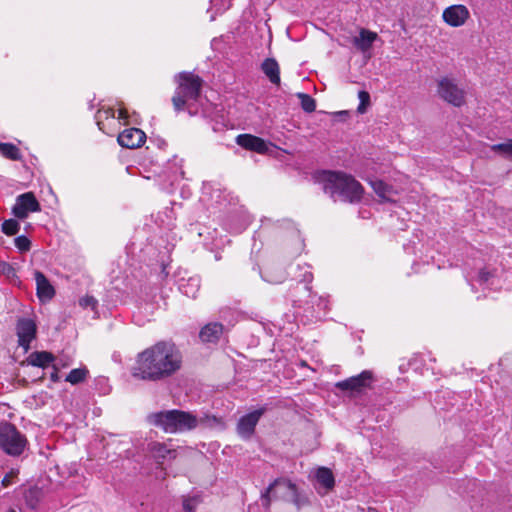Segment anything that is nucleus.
<instances>
[{"label": "nucleus", "instance_id": "obj_1", "mask_svg": "<svg viewBox=\"0 0 512 512\" xmlns=\"http://www.w3.org/2000/svg\"><path fill=\"white\" fill-rule=\"evenodd\" d=\"M182 362V353L175 343L159 341L138 353L131 374L140 380L157 382L176 374Z\"/></svg>", "mask_w": 512, "mask_h": 512}, {"label": "nucleus", "instance_id": "obj_2", "mask_svg": "<svg viewBox=\"0 0 512 512\" xmlns=\"http://www.w3.org/2000/svg\"><path fill=\"white\" fill-rule=\"evenodd\" d=\"M151 424L161 428L166 433H182L192 430L200 422H207L208 425H220L222 421L216 416H206L204 419H198L194 414L182 410H168L153 413L148 416Z\"/></svg>", "mask_w": 512, "mask_h": 512}, {"label": "nucleus", "instance_id": "obj_3", "mask_svg": "<svg viewBox=\"0 0 512 512\" xmlns=\"http://www.w3.org/2000/svg\"><path fill=\"white\" fill-rule=\"evenodd\" d=\"M323 189L333 199L345 202H359L363 195V187L352 176L342 172L323 171L318 176Z\"/></svg>", "mask_w": 512, "mask_h": 512}, {"label": "nucleus", "instance_id": "obj_4", "mask_svg": "<svg viewBox=\"0 0 512 512\" xmlns=\"http://www.w3.org/2000/svg\"><path fill=\"white\" fill-rule=\"evenodd\" d=\"M178 86L172 98L176 111L187 110L190 115L198 112L197 102L200 97L202 79L193 73L182 72L176 76Z\"/></svg>", "mask_w": 512, "mask_h": 512}, {"label": "nucleus", "instance_id": "obj_5", "mask_svg": "<svg viewBox=\"0 0 512 512\" xmlns=\"http://www.w3.org/2000/svg\"><path fill=\"white\" fill-rule=\"evenodd\" d=\"M27 440L17 428L10 423L0 424V448L8 455L18 456L23 453Z\"/></svg>", "mask_w": 512, "mask_h": 512}, {"label": "nucleus", "instance_id": "obj_6", "mask_svg": "<svg viewBox=\"0 0 512 512\" xmlns=\"http://www.w3.org/2000/svg\"><path fill=\"white\" fill-rule=\"evenodd\" d=\"M41 206L32 192H26L16 198L12 213L18 219H25L29 213L39 212Z\"/></svg>", "mask_w": 512, "mask_h": 512}, {"label": "nucleus", "instance_id": "obj_7", "mask_svg": "<svg viewBox=\"0 0 512 512\" xmlns=\"http://www.w3.org/2000/svg\"><path fill=\"white\" fill-rule=\"evenodd\" d=\"M37 332L36 322L31 318H19L16 323V334L18 344L27 352L30 349L31 342L35 339Z\"/></svg>", "mask_w": 512, "mask_h": 512}, {"label": "nucleus", "instance_id": "obj_8", "mask_svg": "<svg viewBox=\"0 0 512 512\" xmlns=\"http://www.w3.org/2000/svg\"><path fill=\"white\" fill-rule=\"evenodd\" d=\"M372 379V373L368 370H365L359 375L350 377L348 379L336 383V387L339 388L340 390L361 392L363 389L370 386Z\"/></svg>", "mask_w": 512, "mask_h": 512}, {"label": "nucleus", "instance_id": "obj_9", "mask_svg": "<svg viewBox=\"0 0 512 512\" xmlns=\"http://www.w3.org/2000/svg\"><path fill=\"white\" fill-rule=\"evenodd\" d=\"M117 140L122 147L135 149L145 143L146 134L138 128H127L118 135Z\"/></svg>", "mask_w": 512, "mask_h": 512}, {"label": "nucleus", "instance_id": "obj_10", "mask_svg": "<svg viewBox=\"0 0 512 512\" xmlns=\"http://www.w3.org/2000/svg\"><path fill=\"white\" fill-rule=\"evenodd\" d=\"M264 410L258 409L242 416L237 424V432L243 439H248L254 433L255 427L259 422Z\"/></svg>", "mask_w": 512, "mask_h": 512}, {"label": "nucleus", "instance_id": "obj_11", "mask_svg": "<svg viewBox=\"0 0 512 512\" xmlns=\"http://www.w3.org/2000/svg\"><path fill=\"white\" fill-rule=\"evenodd\" d=\"M236 143L242 148L260 154L267 153L269 144L260 137L251 134H240L236 137Z\"/></svg>", "mask_w": 512, "mask_h": 512}, {"label": "nucleus", "instance_id": "obj_12", "mask_svg": "<svg viewBox=\"0 0 512 512\" xmlns=\"http://www.w3.org/2000/svg\"><path fill=\"white\" fill-rule=\"evenodd\" d=\"M148 450L151 455L159 462L172 460L176 457V450L165 443L156 441L151 442L148 444Z\"/></svg>", "mask_w": 512, "mask_h": 512}, {"label": "nucleus", "instance_id": "obj_13", "mask_svg": "<svg viewBox=\"0 0 512 512\" xmlns=\"http://www.w3.org/2000/svg\"><path fill=\"white\" fill-rule=\"evenodd\" d=\"M34 278L36 281V289H37V296L40 300H50L55 294V290L53 286L50 284L49 280L46 278V276L40 272L36 271L34 273Z\"/></svg>", "mask_w": 512, "mask_h": 512}, {"label": "nucleus", "instance_id": "obj_14", "mask_svg": "<svg viewBox=\"0 0 512 512\" xmlns=\"http://www.w3.org/2000/svg\"><path fill=\"white\" fill-rule=\"evenodd\" d=\"M277 487H283L289 491L292 492L293 495H296V486L294 483H292L290 480L286 479H276L273 483H271L264 492L261 494V500L263 506L268 508L271 503V497L270 494L274 491Z\"/></svg>", "mask_w": 512, "mask_h": 512}, {"label": "nucleus", "instance_id": "obj_15", "mask_svg": "<svg viewBox=\"0 0 512 512\" xmlns=\"http://www.w3.org/2000/svg\"><path fill=\"white\" fill-rule=\"evenodd\" d=\"M378 35L376 32L361 29L359 32V36L355 37L353 40V44L362 52H367L371 49L373 42L377 40Z\"/></svg>", "mask_w": 512, "mask_h": 512}, {"label": "nucleus", "instance_id": "obj_16", "mask_svg": "<svg viewBox=\"0 0 512 512\" xmlns=\"http://www.w3.org/2000/svg\"><path fill=\"white\" fill-rule=\"evenodd\" d=\"M222 332V324L217 322L209 323L201 329L199 337L203 342H216L220 338Z\"/></svg>", "mask_w": 512, "mask_h": 512}, {"label": "nucleus", "instance_id": "obj_17", "mask_svg": "<svg viewBox=\"0 0 512 512\" xmlns=\"http://www.w3.org/2000/svg\"><path fill=\"white\" fill-rule=\"evenodd\" d=\"M469 10L464 5H450V26L459 27L469 18Z\"/></svg>", "mask_w": 512, "mask_h": 512}, {"label": "nucleus", "instance_id": "obj_18", "mask_svg": "<svg viewBox=\"0 0 512 512\" xmlns=\"http://www.w3.org/2000/svg\"><path fill=\"white\" fill-rule=\"evenodd\" d=\"M261 68L271 83L276 85L280 83V69L278 62L274 58L265 59L261 65Z\"/></svg>", "mask_w": 512, "mask_h": 512}, {"label": "nucleus", "instance_id": "obj_19", "mask_svg": "<svg viewBox=\"0 0 512 512\" xmlns=\"http://www.w3.org/2000/svg\"><path fill=\"white\" fill-rule=\"evenodd\" d=\"M27 361L32 366L45 368L51 364L53 365L54 356L47 351H36L28 356Z\"/></svg>", "mask_w": 512, "mask_h": 512}, {"label": "nucleus", "instance_id": "obj_20", "mask_svg": "<svg viewBox=\"0 0 512 512\" xmlns=\"http://www.w3.org/2000/svg\"><path fill=\"white\" fill-rule=\"evenodd\" d=\"M200 288V279L198 277H190L187 280L181 279L179 282L180 292L189 297L195 298Z\"/></svg>", "mask_w": 512, "mask_h": 512}, {"label": "nucleus", "instance_id": "obj_21", "mask_svg": "<svg viewBox=\"0 0 512 512\" xmlns=\"http://www.w3.org/2000/svg\"><path fill=\"white\" fill-rule=\"evenodd\" d=\"M315 477L317 482L325 489V491L331 490L335 485L333 473L326 467L318 468Z\"/></svg>", "mask_w": 512, "mask_h": 512}, {"label": "nucleus", "instance_id": "obj_22", "mask_svg": "<svg viewBox=\"0 0 512 512\" xmlns=\"http://www.w3.org/2000/svg\"><path fill=\"white\" fill-rule=\"evenodd\" d=\"M370 185L374 192L383 200L392 201L394 196V190L391 186L387 185L382 180H371Z\"/></svg>", "mask_w": 512, "mask_h": 512}, {"label": "nucleus", "instance_id": "obj_23", "mask_svg": "<svg viewBox=\"0 0 512 512\" xmlns=\"http://www.w3.org/2000/svg\"><path fill=\"white\" fill-rule=\"evenodd\" d=\"M89 376V370L86 366L72 369L65 377V381L71 385L83 383Z\"/></svg>", "mask_w": 512, "mask_h": 512}, {"label": "nucleus", "instance_id": "obj_24", "mask_svg": "<svg viewBox=\"0 0 512 512\" xmlns=\"http://www.w3.org/2000/svg\"><path fill=\"white\" fill-rule=\"evenodd\" d=\"M465 90L458 87L450 79V105L460 107L465 104Z\"/></svg>", "mask_w": 512, "mask_h": 512}, {"label": "nucleus", "instance_id": "obj_25", "mask_svg": "<svg viewBox=\"0 0 512 512\" xmlns=\"http://www.w3.org/2000/svg\"><path fill=\"white\" fill-rule=\"evenodd\" d=\"M0 153L11 160H18L21 157L19 149L11 143H0Z\"/></svg>", "mask_w": 512, "mask_h": 512}, {"label": "nucleus", "instance_id": "obj_26", "mask_svg": "<svg viewBox=\"0 0 512 512\" xmlns=\"http://www.w3.org/2000/svg\"><path fill=\"white\" fill-rule=\"evenodd\" d=\"M74 363V358L71 354L62 352L58 357H54V362L52 368H56V370H60L63 368H68Z\"/></svg>", "mask_w": 512, "mask_h": 512}, {"label": "nucleus", "instance_id": "obj_27", "mask_svg": "<svg viewBox=\"0 0 512 512\" xmlns=\"http://www.w3.org/2000/svg\"><path fill=\"white\" fill-rule=\"evenodd\" d=\"M232 0H210L211 9L215 12L211 14L210 20H215L216 14H222L226 10H228L231 6Z\"/></svg>", "mask_w": 512, "mask_h": 512}, {"label": "nucleus", "instance_id": "obj_28", "mask_svg": "<svg viewBox=\"0 0 512 512\" xmlns=\"http://www.w3.org/2000/svg\"><path fill=\"white\" fill-rule=\"evenodd\" d=\"M169 165H170L169 168L171 170H173V174H174L173 181H178L179 179L184 178V171L182 170L183 159L175 156V157H173L172 160H170Z\"/></svg>", "mask_w": 512, "mask_h": 512}, {"label": "nucleus", "instance_id": "obj_29", "mask_svg": "<svg viewBox=\"0 0 512 512\" xmlns=\"http://www.w3.org/2000/svg\"><path fill=\"white\" fill-rule=\"evenodd\" d=\"M1 230L7 236H13L19 232L20 224L15 219H8L2 223Z\"/></svg>", "mask_w": 512, "mask_h": 512}, {"label": "nucleus", "instance_id": "obj_30", "mask_svg": "<svg viewBox=\"0 0 512 512\" xmlns=\"http://www.w3.org/2000/svg\"><path fill=\"white\" fill-rule=\"evenodd\" d=\"M298 270L301 273L296 275V279H298L300 282H304L306 284L305 288L309 290L308 284H310L313 280V274L310 270V266L306 264L303 266H298Z\"/></svg>", "mask_w": 512, "mask_h": 512}, {"label": "nucleus", "instance_id": "obj_31", "mask_svg": "<svg viewBox=\"0 0 512 512\" xmlns=\"http://www.w3.org/2000/svg\"><path fill=\"white\" fill-rule=\"evenodd\" d=\"M298 98L301 101V107L305 112L311 113L316 109L315 100L308 94L298 93Z\"/></svg>", "mask_w": 512, "mask_h": 512}, {"label": "nucleus", "instance_id": "obj_32", "mask_svg": "<svg viewBox=\"0 0 512 512\" xmlns=\"http://www.w3.org/2000/svg\"><path fill=\"white\" fill-rule=\"evenodd\" d=\"M492 277H494V273L492 271H489L486 268H482L478 270L474 276L471 277V280L476 281L480 285H483L486 284Z\"/></svg>", "mask_w": 512, "mask_h": 512}, {"label": "nucleus", "instance_id": "obj_33", "mask_svg": "<svg viewBox=\"0 0 512 512\" xmlns=\"http://www.w3.org/2000/svg\"><path fill=\"white\" fill-rule=\"evenodd\" d=\"M359 105L357 107V112L360 114H364L367 111L368 106L370 105V95L367 91L361 90L358 92Z\"/></svg>", "mask_w": 512, "mask_h": 512}, {"label": "nucleus", "instance_id": "obj_34", "mask_svg": "<svg viewBox=\"0 0 512 512\" xmlns=\"http://www.w3.org/2000/svg\"><path fill=\"white\" fill-rule=\"evenodd\" d=\"M0 274L13 281L17 278L16 269L8 262L0 261Z\"/></svg>", "mask_w": 512, "mask_h": 512}, {"label": "nucleus", "instance_id": "obj_35", "mask_svg": "<svg viewBox=\"0 0 512 512\" xmlns=\"http://www.w3.org/2000/svg\"><path fill=\"white\" fill-rule=\"evenodd\" d=\"M491 149L494 152H499L503 155L512 157V139H509L503 143L495 144L491 147Z\"/></svg>", "mask_w": 512, "mask_h": 512}, {"label": "nucleus", "instance_id": "obj_36", "mask_svg": "<svg viewBox=\"0 0 512 512\" xmlns=\"http://www.w3.org/2000/svg\"><path fill=\"white\" fill-rule=\"evenodd\" d=\"M14 244L21 253L28 252L31 248V241L25 235L16 237Z\"/></svg>", "mask_w": 512, "mask_h": 512}, {"label": "nucleus", "instance_id": "obj_37", "mask_svg": "<svg viewBox=\"0 0 512 512\" xmlns=\"http://www.w3.org/2000/svg\"><path fill=\"white\" fill-rule=\"evenodd\" d=\"M201 502V498L198 495L187 497L183 501V508L185 512H194L195 508Z\"/></svg>", "mask_w": 512, "mask_h": 512}, {"label": "nucleus", "instance_id": "obj_38", "mask_svg": "<svg viewBox=\"0 0 512 512\" xmlns=\"http://www.w3.org/2000/svg\"><path fill=\"white\" fill-rule=\"evenodd\" d=\"M438 94L443 100H448V78L443 77L438 83Z\"/></svg>", "mask_w": 512, "mask_h": 512}, {"label": "nucleus", "instance_id": "obj_39", "mask_svg": "<svg viewBox=\"0 0 512 512\" xmlns=\"http://www.w3.org/2000/svg\"><path fill=\"white\" fill-rule=\"evenodd\" d=\"M79 304L83 308L90 307L92 310H94L97 306V300L92 296H85L79 300Z\"/></svg>", "mask_w": 512, "mask_h": 512}, {"label": "nucleus", "instance_id": "obj_40", "mask_svg": "<svg viewBox=\"0 0 512 512\" xmlns=\"http://www.w3.org/2000/svg\"><path fill=\"white\" fill-rule=\"evenodd\" d=\"M115 113L116 111L113 110V109H106V110H99L98 113H97V125L99 126V129L102 130L103 128L101 127V119L102 117H112V118H115Z\"/></svg>", "mask_w": 512, "mask_h": 512}, {"label": "nucleus", "instance_id": "obj_41", "mask_svg": "<svg viewBox=\"0 0 512 512\" xmlns=\"http://www.w3.org/2000/svg\"><path fill=\"white\" fill-rule=\"evenodd\" d=\"M434 403H435V409L444 410L445 405H446L445 392H443V391L437 392V395L434 399Z\"/></svg>", "mask_w": 512, "mask_h": 512}, {"label": "nucleus", "instance_id": "obj_42", "mask_svg": "<svg viewBox=\"0 0 512 512\" xmlns=\"http://www.w3.org/2000/svg\"><path fill=\"white\" fill-rule=\"evenodd\" d=\"M16 475V472L15 471H10L8 474H6L4 476V478L2 479V485L4 487H7L9 486L11 483H12V478Z\"/></svg>", "mask_w": 512, "mask_h": 512}, {"label": "nucleus", "instance_id": "obj_43", "mask_svg": "<svg viewBox=\"0 0 512 512\" xmlns=\"http://www.w3.org/2000/svg\"><path fill=\"white\" fill-rule=\"evenodd\" d=\"M50 379L53 382H58L60 380L59 376V370H56V368H53V371L51 372Z\"/></svg>", "mask_w": 512, "mask_h": 512}, {"label": "nucleus", "instance_id": "obj_44", "mask_svg": "<svg viewBox=\"0 0 512 512\" xmlns=\"http://www.w3.org/2000/svg\"><path fill=\"white\" fill-rule=\"evenodd\" d=\"M117 113H118V119L125 120L128 117L127 110L125 108H119L117 110Z\"/></svg>", "mask_w": 512, "mask_h": 512}, {"label": "nucleus", "instance_id": "obj_45", "mask_svg": "<svg viewBox=\"0 0 512 512\" xmlns=\"http://www.w3.org/2000/svg\"><path fill=\"white\" fill-rule=\"evenodd\" d=\"M263 278H264L266 281L270 282V283H280V282H282V281H283V279H284V277H283V276H281V277H279V278H277V279L269 278L268 276H263Z\"/></svg>", "mask_w": 512, "mask_h": 512}, {"label": "nucleus", "instance_id": "obj_46", "mask_svg": "<svg viewBox=\"0 0 512 512\" xmlns=\"http://www.w3.org/2000/svg\"><path fill=\"white\" fill-rule=\"evenodd\" d=\"M221 39H218V38H214L212 41H211V47L214 49V50H217L218 49V46L221 44Z\"/></svg>", "mask_w": 512, "mask_h": 512}, {"label": "nucleus", "instance_id": "obj_47", "mask_svg": "<svg viewBox=\"0 0 512 512\" xmlns=\"http://www.w3.org/2000/svg\"><path fill=\"white\" fill-rule=\"evenodd\" d=\"M442 18H443V20H444L446 23H448V18H449V15H448V7H447V8H445V9L443 10Z\"/></svg>", "mask_w": 512, "mask_h": 512}, {"label": "nucleus", "instance_id": "obj_48", "mask_svg": "<svg viewBox=\"0 0 512 512\" xmlns=\"http://www.w3.org/2000/svg\"><path fill=\"white\" fill-rule=\"evenodd\" d=\"M319 300H320L319 305H322L324 309H327L328 301L324 300L323 298H320Z\"/></svg>", "mask_w": 512, "mask_h": 512}, {"label": "nucleus", "instance_id": "obj_49", "mask_svg": "<svg viewBox=\"0 0 512 512\" xmlns=\"http://www.w3.org/2000/svg\"><path fill=\"white\" fill-rule=\"evenodd\" d=\"M8 512H15V511L11 509V510H9Z\"/></svg>", "mask_w": 512, "mask_h": 512}]
</instances>
